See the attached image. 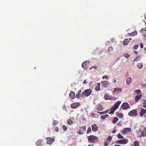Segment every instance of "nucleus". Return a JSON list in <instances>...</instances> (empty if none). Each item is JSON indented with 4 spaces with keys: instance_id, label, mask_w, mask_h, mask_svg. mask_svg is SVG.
Instances as JSON below:
<instances>
[{
    "instance_id": "nucleus-57",
    "label": "nucleus",
    "mask_w": 146,
    "mask_h": 146,
    "mask_svg": "<svg viewBox=\"0 0 146 146\" xmlns=\"http://www.w3.org/2000/svg\"><path fill=\"white\" fill-rule=\"evenodd\" d=\"M145 131L146 133V127L145 128Z\"/></svg>"
},
{
    "instance_id": "nucleus-39",
    "label": "nucleus",
    "mask_w": 146,
    "mask_h": 146,
    "mask_svg": "<svg viewBox=\"0 0 146 146\" xmlns=\"http://www.w3.org/2000/svg\"><path fill=\"white\" fill-rule=\"evenodd\" d=\"M123 114L122 113H119V118H122V119H123Z\"/></svg>"
},
{
    "instance_id": "nucleus-22",
    "label": "nucleus",
    "mask_w": 146,
    "mask_h": 146,
    "mask_svg": "<svg viewBox=\"0 0 146 146\" xmlns=\"http://www.w3.org/2000/svg\"><path fill=\"white\" fill-rule=\"evenodd\" d=\"M146 113V110L145 109H142L140 112V115L141 116H142Z\"/></svg>"
},
{
    "instance_id": "nucleus-16",
    "label": "nucleus",
    "mask_w": 146,
    "mask_h": 146,
    "mask_svg": "<svg viewBox=\"0 0 146 146\" xmlns=\"http://www.w3.org/2000/svg\"><path fill=\"white\" fill-rule=\"evenodd\" d=\"M128 142V140L126 139L119 140V143L125 144Z\"/></svg>"
},
{
    "instance_id": "nucleus-9",
    "label": "nucleus",
    "mask_w": 146,
    "mask_h": 146,
    "mask_svg": "<svg viewBox=\"0 0 146 146\" xmlns=\"http://www.w3.org/2000/svg\"><path fill=\"white\" fill-rule=\"evenodd\" d=\"M47 140V143L48 144H50L52 143V142L54 141V139L51 137H48L46 138Z\"/></svg>"
},
{
    "instance_id": "nucleus-41",
    "label": "nucleus",
    "mask_w": 146,
    "mask_h": 146,
    "mask_svg": "<svg viewBox=\"0 0 146 146\" xmlns=\"http://www.w3.org/2000/svg\"><path fill=\"white\" fill-rule=\"evenodd\" d=\"M109 144V143L106 141H105L104 143V146H107Z\"/></svg>"
},
{
    "instance_id": "nucleus-46",
    "label": "nucleus",
    "mask_w": 146,
    "mask_h": 146,
    "mask_svg": "<svg viewBox=\"0 0 146 146\" xmlns=\"http://www.w3.org/2000/svg\"><path fill=\"white\" fill-rule=\"evenodd\" d=\"M98 113H100V115L104 114V111H102V112L98 111Z\"/></svg>"
},
{
    "instance_id": "nucleus-35",
    "label": "nucleus",
    "mask_w": 146,
    "mask_h": 146,
    "mask_svg": "<svg viewBox=\"0 0 146 146\" xmlns=\"http://www.w3.org/2000/svg\"><path fill=\"white\" fill-rule=\"evenodd\" d=\"M139 47L138 45H135L133 47V48L134 50L137 49Z\"/></svg>"
},
{
    "instance_id": "nucleus-48",
    "label": "nucleus",
    "mask_w": 146,
    "mask_h": 146,
    "mask_svg": "<svg viewBox=\"0 0 146 146\" xmlns=\"http://www.w3.org/2000/svg\"><path fill=\"white\" fill-rule=\"evenodd\" d=\"M136 92L137 93V94H139L141 92V90H138L136 91Z\"/></svg>"
},
{
    "instance_id": "nucleus-32",
    "label": "nucleus",
    "mask_w": 146,
    "mask_h": 146,
    "mask_svg": "<svg viewBox=\"0 0 146 146\" xmlns=\"http://www.w3.org/2000/svg\"><path fill=\"white\" fill-rule=\"evenodd\" d=\"M78 133L80 135H82V134H83L85 133L84 132H83V130H82V129H80V130H79L78 132Z\"/></svg>"
},
{
    "instance_id": "nucleus-27",
    "label": "nucleus",
    "mask_w": 146,
    "mask_h": 146,
    "mask_svg": "<svg viewBox=\"0 0 146 146\" xmlns=\"http://www.w3.org/2000/svg\"><path fill=\"white\" fill-rule=\"evenodd\" d=\"M112 137L110 136H109L106 140V141L108 142L109 143L110 142L112 139Z\"/></svg>"
},
{
    "instance_id": "nucleus-20",
    "label": "nucleus",
    "mask_w": 146,
    "mask_h": 146,
    "mask_svg": "<svg viewBox=\"0 0 146 146\" xmlns=\"http://www.w3.org/2000/svg\"><path fill=\"white\" fill-rule=\"evenodd\" d=\"M96 109L99 111H101L103 109V108L102 106L100 104L97 105L96 106Z\"/></svg>"
},
{
    "instance_id": "nucleus-59",
    "label": "nucleus",
    "mask_w": 146,
    "mask_h": 146,
    "mask_svg": "<svg viewBox=\"0 0 146 146\" xmlns=\"http://www.w3.org/2000/svg\"><path fill=\"white\" fill-rule=\"evenodd\" d=\"M129 39L130 40H132L131 38H129Z\"/></svg>"
},
{
    "instance_id": "nucleus-13",
    "label": "nucleus",
    "mask_w": 146,
    "mask_h": 146,
    "mask_svg": "<svg viewBox=\"0 0 146 146\" xmlns=\"http://www.w3.org/2000/svg\"><path fill=\"white\" fill-rule=\"evenodd\" d=\"M142 96L141 94H139L136 96L135 98V101L136 102H137L139 101L142 98Z\"/></svg>"
},
{
    "instance_id": "nucleus-44",
    "label": "nucleus",
    "mask_w": 146,
    "mask_h": 146,
    "mask_svg": "<svg viewBox=\"0 0 146 146\" xmlns=\"http://www.w3.org/2000/svg\"><path fill=\"white\" fill-rule=\"evenodd\" d=\"M123 138V137L119 133V139H122Z\"/></svg>"
},
{
    "instance_id": "nucleus-2",
    "label": "nucleus",
    "mask_w": 146,
    "mask_h": 146,
    "mask_svg": "<svg viewBox=\"0 0 146 146\" xmlns=\"http://www.w3.org/2000/svg\"><path fill=\"white\" fill-rule=\"evenodd\" d=\"M88 139L89 141L91 143H96L98 141V138L94 135H91L88 136Z\"/></svg>"
},
{
    "instance_id": "nucleus-40",
    "label": "nucleus",
    "mask_w": 146,
    "mask_h": 146,
    "mask_svg": "<svg viewBox=\"0 0 146 146\" xmlns=\"http://www.w3.org/2000/svg\"><path fill=\"white\" fill-rule=\"evenodd\" d=\"M124 56L126 58H128L129 57V55L128 54L126 53L124 54Z\"/></svg>"
},
{
    "instance_id": "nucleus-12",
    "label": "nucleus",
    "mask_w": 146,
    "mask_h": 146,
    "mask_svg": "<svg viewBox=\"0 0 146 146\" xmlns=\"http://www.w3.org/2000/svg\"><path fill=\"white\" fill-rule=\"evenodd\" d=\"M101 83L102 84L103 86L105 88L107 87L108 86L109 84V82L107 81H102Z\"/></svg>"
},
{
    "instance_id": "nucleus-24",
    "label": "nucleus",
    "mask_w": 146,
    "mask_h": 146,
    "mask_svg": "<svg viewBox=\"0 0 146 146\" xmlns=\"http://www.w3.org/2000/svg\"><path fill=\"white\" fill-rule=\"evenodd\" d=\"M118 119L117 117H114L113 119L112 122L113 124H115L116 123L117 121L118 120Z\"/></svg>"
},
{
    "instance_id": "nucleus-60",
    "label": "nucleus",
    "mask_w": 146,
    "mask_h": 146,
    "mask_svg": "<svg viewBox=\"0 0 146 146\" xmlns=\"http://www.w3.org/2000/svg\"><path fill=\"white\" fill-rule=\"evenodd\" d=\"M119 134H118L117 135V137L118 138H119Z\"/></svg>"
},
{
    "instance_id": "nucleus-61",
    "label": "nucleus",
    "mask_w": 146,
    "mask_h": 146,
    "mask_svg": "<svg viewBox=\"0 0 146 146\" xmlns=\"http://www.w3.org/2000/svg\"><path fill=\"white\" fill-rule=\"evenodd\" d=\"M144 49L145 50V51H146V47H145V48H144Z\"/></svg>"
},
{
    "instance_id": "nucleus-18",
    "label": "nucleus",
    "mask_w": 146,
    "mask_h": 146,
    "mask_svg": "<svg viewBox=\"0 0 146 146\" xmlns=\"http://www.w3.org/2000/svg\"><path fill=\"white\" fill-rule=\"evenodd\" d=\"M100 83H98L97 84V86H96L95 90L96 91H98L100 90Z\"/></svg>"
},
{
    "instance_id": "nucleus-4",
    "label": "nucleus",
    "mask_w": 146,
    "mask_h": 146,
    "mask_svg": "<svg viewBox=\"0 0 146 146\" xmlns=\"http://www.w3.org/2000/svg\"><path fill=\"white\" fill-rule=\"evenodd\" d=\"M130 105L127 103H124L121 106V108L123 110H126L130 108Z\"/></svg>"
},
{
    "instance_id": "nucleus-63",
    "label": "nucleus",
    "mask_w": 146,
    "mask_h": 146,
    "mask_svg": "<svg viewBox=\"0 0 146 146\" xmlns=\"http://www.w3.org/2000/svg\"><path fill=\"white\" fill-rule=\"evenodd\" d=\"M114 146H119V145H115Z\"/></svg>"
},
{
    "instance_id": "nucleus-29",
    "label": "nucleus",
    "mask_w": 146,
    "mask_h": 146,
    "mask_svg": "<svg viewBox=\"0 0 146 146\" xmlns=\"http://www.w3.org/2000/svg\"><path fill=\"white\" fill-rule=\"evenodd\" d=\"M73 121L71 119H69L67 121V123L69 125H71L72 124Z\"/></svg>"
},
{
    "instance_id": "nucleus-62",
    "label": "nucleus",
    "mask_w": 146,
    "mask_h": 146,
    "mask_svg": "<svg viewBox=\"0 0 146 146\" xmlns=\"http://www.w3.org/2000/svg\"><path fill=\"white\" fill-rule=\"evenodd\" d=\"M121 103V102L120 101H119V104H120V103Z\"/></svg>"
},
{
    "instance_id": "nucleus-23",
    "label": "nucleus",
    "mask_w": 146,
    "mask_h": 146,
    "mask_svg": "<svg viewBox=\"0 0 146 146\" xmlns=\"http://www.w3.org/2000/svg\"><path fill=\"white\" fill-rule=\"evenodd\" d=\"M131 79L130 77L128 78L126 80V83L127 84H129L131 82Z\"/></svg>"
},
{
    "instance_id": "nucleus-21",
    "label": "nucleus",
    "mask_w": 146,
    "mask_h": 146,
    "mask_svg": "<svg viewBox=\"0 0 146 146\" xmlns=\"http://www.w3.org/2000/svg\"><path fill=\"white\" fill-rule=\"evenodd\" d=\"M129 42V41L128 38H126L124 40L123 42V45H126Z\"/></svg>"
},
{
    "instance_id": "nucleus-50",
    "label": "nucleus",
    "mask_w": 146,
    "mask_h": 146,
    "mask_svg": "<svg viewBox=\"0 0 146 146\" xmlns=\"http://www.w3.org/2000/svg\"><path fill=\"white\" fill-rule=\"evenodd\" d=\"M92 68H94V69H96L97 68V67H96V66H92V67H91L90 68V69H91Z\"/></svg>"
},
{
    "instance_id": "nucleus-43",
    "label": "nucleus",
    "mask_w": 146,
    "mask_h": 146,
    "mask_svg": "<svg viewBox=\"0 0 146 146\" xmlns=\"http://www.w3.org/2000/svg\"><path fill=\"white\" fill-rule=\"evenodd\" d=\"M140 58L139 57H137L135 59H134V61H137L140 60Z\"/></svg>"
},
{
    "instance_id": "nucleus-3",
    "label": "nucleus",
    "mask_w": 146,
    "mask_h": 146,
    "mask_svg": "<svg viewBox=\"0 0 146 146\" xmlns=\"http://www.w3.org/2000/svg\"><path fill=\"white\" fill-rule=\"evenodd\" d=\"M92 92V90L90 89L86 90L82 93V97L84 98L88 97L90 95Z\"/></svg>"
},
{
    "instance_id": "nucleus-10",
    "label": "nucleus",
    "mask_w": 146,
    "mask_h": 146,
    "mask_svg": "<svg viewBox=\"0 0 146 146\" xmlns=\"http://www.w3.org/2000/svg\"><path fill=\"white\" fill-rule=\"evenodd\" d=\"M92 129L93 131L96 132L98 131V127L96 124H93L91 125Z\"/></svg>"
},
{
    "instance_id": "nucleus-8",
    "label": "nucleus",
    "mask_w": 146,
    "mask_h": 146,
    "mask_svg": "<svg viewBox=\"0 0 146 146\" xmlns=\"http://www.w3.org/2000/svg\"><path fill=\"white\" fill-rule=\"evenodd\" d=\"M80 105V104L78 102H75L72 103L70 105L71 108L74 109L76 108Z\"/></svg>"
},
{
    "instance_id": "nucleus-33",
    "label": "nucleus",
    "mask_w": 146,
    "mask_h": 146,
    "mask_svg": "<svg viewBox=\"0 0 146 146\" xmlns=\"http://www.w3.org/2000/svg\"><path fill=\"white\" fill-rule=\"evenodd\" d=\"M134 146H139V143L138 142L135 141L134 143Z\"/></svg>"
},
{
    "instance_id": "nucleus-53",
    "label": "nucleus",
    "mask_w": 146,
    "mask_h": 146,
    "mask_svg": "<svg viewBox=\"0 0 146 146\" xmlns=\"http://www.w3.org/2000/svg\"><path fill=\"white\" fill-rule=\"evenodd\" d=\"M83 83L84 84H86V80H85L84 82H83Z\"/></svg>"
},
{
    "instance_id": "nucleus-11",
    "label": "nucleus",
    "mask_w": 146,
    "mask_h": 146,
    "mask_svg": "<svg viewBox=\"0 0 146 146\" xmlns=\"http://www.w3.org/2000/svg\"><path fill=\"white\" fill-rule=\"evenodd\" d=\"M69 96L70 98L72 99H74L75 98V93L73 91H70V93L69 94Z\"/></svg>"
},
{
    "instance_id": "nucleus-34",
    "label": "nucleus",
    "mask_w": 146,
    "mask_h": 146,
    "mask_svg": "<svg viewBox=\"0 0 146 146\" xmlns=\"http://www.w3.org/2000/svg\"><path fill=\"white\" fill-rule=\"evenodd\" d=\"M113 50V48L112 47H109L108 48V51L109 52H110Z\"/></svg>"
},
{
    "instance_id": "nucleus-54",
    "label": "nucleus",
    "mask_w": 146,
    "mask_h": 146,
    "mask_svg": "<svg viewBox=\"0 0 146 146\" xmlns=\"http://www.w3.org/2000/svg\"><path fill=\"white\" fill-rule=\"evenodd\" d=\"M143 86L146 88V84H144L143 85Z\"/></svg>"
},
{
    "instance_id": "nucleus-37",
    "label": "nucleus",
    "mask_w": 146,
    "mask_h": 146,
    "mask_svg": "<svg viewBox=\"0 0 146 146\" xmlns=\"http://www.w3.org/2000/svg\"><path fill=\"white\" fill-rule=\"evenodd\" d=\"M146 135L145 134V133L143 131H142L141 132V133L140 134V136H141V137H143V136H145Z\"/></svg>"
},
{
    "instance_id": "nucleus-47",
    "label": "nucleus",
    "mask_w": 146,
    "mask_h": 146,
    "mask_svg": "<svg viewBox=\"0 0 146 146\" xmlns=\"http://www.w3.org/2000/svg\"><path fill=\"white\" fill-rule=\"evenodd\" d=\"M140 46L141 48H143V44L142 43H141Z\"/></svg>"
},
{
    "instance_id": "nucleus-30",
    "label": "nucleus",
    "mask_w": 146,
    "mask_h": 146,
    "mask_svg": "<svg viewBox=\"0 0 146 146\" xmlns=\"http://www.w3.org/2000/svg\"><path fill=\"white\" fill-rule=\"evenodd\" d=\"M58 123V121L57 120H54L52 123V125H57Z\"/></svg>"
},
{
    "instance_id": "nucleus-1",
    "label": "nucleus",
    "mask_w": 146,
    "mask_h": 146,
    "mask_svg": "<svg viewBox=\"0 0 146 146\" xmlns=\"http://www.w3.org/2000/svg\"><path fill=\"white\" fill-rule=\"evenodd\" d=\"M119 106V101L116 102V104H115L114 106L112 107L110 109H108L107 110L104 111V114L108 113L110 114H112L113 113L115 110L117 109Z\"/></svg>"
},
{
    "instance_id": "nucleus-45",
    "label": "nucleus",
    "mask_w": 146,
    "mask_h": 146,
    "mask_svg": "<svg viewBox=\"0 0 146 146\" xmlns=\"http://www.w3.org/2000/svg\"><path fill=\"white\" fill-rule=\"evenodd\" d=\"M108 76L107 75H105V76H104L102 77V78H105L106 79H108Z\"/></svg>"
},
{
    "instance_id": "nucleus-38",
    "label": "nucleus",
    "mask_w": 146,
    "mask_h": 146,
    "mask_svg": "<svg viewBox=\"0 0 146 146\" xmlns=\"http://www.w3.org/2000/svg\"><path fill=\"white\" fill-rule=\"evenodd\" d=\"M91 129L90 127H89L88 128L87 131V133H90V132H91Z\"/></svg>"
},
{
    "instance_id": "nucleus-51",
    "label": "nucleus",
    "mask_w": 146,
    "mask_h": 146,
    "mask_svg": "<svg viewBox=\"0 0 146 146\" xmlns=\"http://www.w3.org/2000/svg\"><path fill=\"white\" fill-rule=\"evenodd\" d=\"M117 129H114V130H113L112 131V133H115L117 131Z\"/></svg>"
},
{
    "instance_id": "nucleus-14",
    "label": "nucleus",
    "mask_w": 146,
    "mask_h": 146,
    "mask_svg": "<svg viewBox=\"0 0 146 146\" xmlns=\"http://www.w3.org/2000/svg\"><path fill=\"white\" fill-rule=\"evenodd\" d=\"M82 92V91L81 90H80L78 91L76 94V97L78 99H80L81 96H82V94H81V93Z\"/></svg>"
},
{
    "instance_id": "nucleus-15",
    "label": "nucleus",
    "mask_w": 146,
    "mask_h": 146,
    "mask_svg": "<svg viewBox=\"0 0 146 146\" xmlns=\"http://www.w3.org/2000/svg\"><path fill=\"white\" fill-rule=\"evenodd\" d=\"M137 31H134L131 33H129L127 34V36H133L137 35Z\"/></svg>"
},
{
    "instance_id": "nucleus-31",
    "label": "nucleus",
    "mask_w": 146,
    "mask_h": 146,
    "mask_svg": "<svg viewBox=\"0 0 146 146\" xmlns=\"http://www.w3.org/2000/svg\"><path fill=\"white\" fill-rule=\"evenodd\" d=\"M80 129H82L83 132H85L86 131V128L85 126H84L80 127Z\"/></svg>"
},
{
    "instance_id": "nucleus-36",
    "label": "nucleus",
    "mask_w": 146,
    "mask_h": 146,
    "mask_svg": "<svg viewBox=\"0 0 146 146\" xmlns=\"http://www.w3.org/2000/svg\"><path fill=\"white\" fill-rule=\"evenodd\" d=\"M62 128L63 130L64 131H66V130H67V128L64 125H62Z\"/></svg>"
},
{
    "instance_id": "nucleus-52",
    "label": "nucleus",
    "mask_w": 146,
    "mask_h": 146,
    "mask_svg": "<svg viewBox=\"0 0 146 146\" xmlns=\"http://www.w3.org/2000/svg\"><path fill=\"white\" fill-rule=\"evenodd\" d=\"M134 52L136 54H137L138 53V52L137 51H134Z\"/></svg>"
},
{
    "instance_id": "nucleus-58",
    "label": "nucleus",
    "mask_w": 146,
    "mask_h": 146,
    "mask_svg": "<svg viewBox=\"0 0 146 146\" xmlns=\"http://www.w3.org/2000/svg\"><path fill=\"white\" fill-rule=\"evenodd\" d=\"M122 90V89H120L119 88V91H121Z\"/></svg>"
},
{
    "instance_id": "nucleus-5",
    "label": "nucleus",
    "mask_w": 146,
    "mask_h": 146,
    "mask_svg": "<svg viewBox=\"0 0 146 146\" xmlns=\"http://www.w3.org/2000/svg\"><path fill=\"white\" fill-rule=\"evenodd\" d=\"M131 131V128L129 127L124 128L121 131V132L123 134H126L128 132H130Z\"/></svg>"
},
{
    "instance_id": "nucleus-17",
    "label": "nucleus",
    "mask_w": 146,
    "mask_h": 146,
    "mask_svg": "<svg viewBox=\"0 0 146 146\" xmlns=\"http://www.w3.org/2000/svg\"><path fill=\"white\" fill-rule=\"evenodd\" d=\"M140 32L142 34V35L145 37H146V30L145 29H142Z\"/></svg>"
},
{
    "instance_id": "nucleus-42",
    "label": "nucleus",
    "mask_w": 146,
    "mask_h": 146,
    "mask_svg": "<svg viewBox=\"0 0 146 146\" xmlns=\"http://www.w3.org/2000/svg\"><path fill=\"white\" fill-rule=\"evenodd\" d=\"M54 131L56 132H58L59 130L58 127H55L54 128Z\"/></svg>"
},
{
    "instance_id": "nucleus-49",
    "label": "nucleus",
    "mask_w": 146,
    "mask_h": 146,
    "mask_svg": "<svg viewBox=\"0 0 146 146\" xmlns=\"http://www.w3.org/2000/svg\"><path fill=\"white\" fill-rule=\"evenodd\" d=\"M119 90L117 88H115L114 89V90L113 91L114 92H115L117 91H118Z\"/></svg>"
},
{
    "instance_id": "nucleus-56",
    "label": "nucleus",
    "mask_w": 146,
    "mask_h": 146,
    "mask_svg": "<svg viewBox=\"0 0 146 146\" xmlns=\"http://www.w3.org/2000/svg\"><path fill=\"white\" fill-rule=\"evenodd\" d=\"M143 107L146 108V104Z\"/></svg>"
},
{
    "instance_id": "nucleus-19",
    "label": "nucleus",
    "mask_w": 146,
    "mask_h": 146,
    "mask_svg": "<svg viewBox=\"0 0 146 146\" xmlns=\"http://www.w3.org/2000/svg\"><path fill=\"white\" fill-rule=\"evenodd\" d=\"M87 61L84 62L82 64V67L84 69L86 70L87 68Z\"/></svg>"
},
{
    "instance_id": "nucleus-25",
    "label": "nucleus",
    "mask_w": 146,
    "mask_h": 146,
    "mask_svg": "<svg viewBox=\"0 0 146 146\" xmlns=\"http://www.w3.org/2000/svg\"><path fill=\"white\" fill-rule=\"evenodd\" d=\"M42 142V141L40 140H38L36 142V145L38 146H41V143Z\"/></svg>"
},
{
    "instance_id": "nucleus-64",
    "label": "nucleus",
    "mask_w": 146,
    "mask_h": 146,
    "mask_svg": "<svg viewBox=\"0 0 146 146\" xmlns=\"http://www.w3.org/2000/svg\"><path fill=\"white\" fill-rule=\"evenodd\" d=\"M145 19H146V16H145Z\"/></svg>"
},
{
    "instance_id": "nucleus-28",
    "label": "nucleus",
    "mask_w": 146,
    "mask_h": 146,
    "mask_svg": "<svg viewBox=\"0 0 146 146\" xmlns=\"http://www.w3.org/2000/svg\"><path fill=\"white\" fill-rule=\"evenodd\" d=\"M108 115L107 114H105L104 115H102L101 116V118L102 119H104L108 117Z\"/></svg>"
},
{
    "instance_id": "nucleus-55",
    "label": "nucleus",
    "mask_w": 146,
    "mask_h": 146,
    "mask_svg": "<svg viewBox=\"0 0 146 146\" xmlns=\"http://www.w3.org/2000/svg\"><path fill=\"white\" fill-rule=\"evenodd\" d=\"M114 83H116L117 82V81L115 80H114Z\"/></svg>"
},
{
    "instance_id": "nucleus-6",
    "label": "nucleus",
    "mask_w": 146,
    "mask_h": 146,
    "mask_svg": "<svg viewBox=\"0 0 146 146\" xmlns=\"http://www.w3.org/2000/svg\"><path fill=\"white\" fill-rule=\"evenodd\" d=\"M104 98L106 100H114L116 99L115 97H113V96H111L109 95L108 94H106L104 96Z\"/></svg>"
},
{
    "instance_id": "nucleus-26",
    "label": "nucleus",
    "mask_w": 146,
    "mask_h": 146,
    "mask_svg": "<svg viewBox=\"0 0 146 146\" xmlns=\"http://www.w3.org/2000/svg\"><path fill=\"white\" fill-rule=\"evenodd\" d=\"M143 66V64L142 62H140L138 63L137 64L138 67L139 68H141Z\"/></svg>"
},
{
    "instance_id": "nucleus-7",
    "label": "nucleus",
    "mask_w": 146,
    "mask_h": 146,
    "mask_svg": "<svg viewBox=\"0 0 146 146\" xmlns=\"http://www.w3.org/2000/svg\"><path fill=\"white\" fill-rule=\"evenodd\" d=\"M128 115L130 116L137 115V110H134L130 111L129 112Z\"/></svg>"
}]
</instances>
